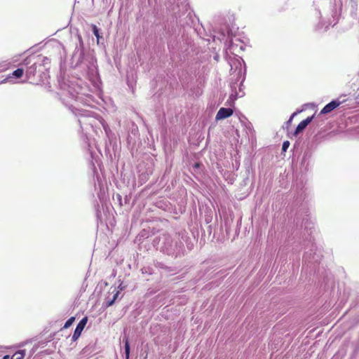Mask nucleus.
<instances>
[{
  "instance_id": "obj_1",
  "label": "nucleus",
  "mask_w": 359,
  "mask_h": 359,
  "mask_svg": "<svg viewBox=\"0 0 359 359\" xmlns=\"http://www.w3.org/2000/svg\"><path fill=\"white\" fill-rule=\"evenodd\" d=\"M37 65L36 63H34L30 67H29L26 71V78L29 83L33 85H37L41 81V79H36L35 75L36 73Z\"/></svg>"
},
{
  "instance_id": "obj_2",
  "label": "nucleus",
  "mask_w": 359,
  "mask_h": 359,
  "mask_svg": "<svg viewBox=\"0 0 359 359\" xmlns=\"http://www.w3.org/2000/svg\"><path fill=\"white\" fill-rule=\"evenodd\" d=\"M88 322V317L83 318L81 321L78 323L74 332L72 336V341H76L81 336L82 331L83 330L86 323Z\"/></svg>"
},
{
  "instance_id": "obj_3",
  "label": "nucleus",
  "mask_w": 359,
  "mask_h": 359,
  "mask_svg": "<svg viewBox=\"0 0 359 359\" xmlns=\"http://www.w3.org/2000/svg\"><path fill=\"white\" fill-rule=\"evenodd\" d=\"M233 113V110L231 108L222 107L219 109L216 115L217 120L224 119L230 117Z\"/></svg>"
},
{
  "instance_id": "obj_4",
  "label": "nucleus",
  "mask_w": 359,
  "mask_h": 359,
  "mask_svg": "<svg viewBox=\"0 0 359 359\" xmlns=\"http://www.w3.org/2000/svg\"><path fill=\"white\" fill-rule=\"evenodd\" d=\"M340 103L341 102L338 100H333L330 102L322 109V110L320 111V114H326L331 112L337 107H339Z\"/></svg>"
},
{
  "instance_id": "obj_5",
  "label": "nucleus",
  "mask_w": 359,
  "mask_h": 359,
  "mask_svg": "<svg viewBox=\"0 0 359 359\" xmlns=\"http://www.w3.org/2000/svg\"><path fill=\"white\" fill-rule=\"evenodd\" d=\"M313 118V116H311L301 121L296 128L294 135H297L299 133L303 131L306 127L312 121Z\"/></svg>"
},
{
  "instance_id": "obj_6",
  "label": "nucleus",
  "mask_w": 359,
  "mask_h": 359,
  "mask_svg": "<svg viewBox=\"0 0 359 359\" xmlns=\"http://www.w3.org/2000/svg\"><path fill=\"white\" fill-rule=\"evenodd\" d=\"M25 355V351L20 350L15 352L11 357V359H23Z\"/></svg>"
},
{
  "instance_id": "obj_7",
  "label": "nucleus",
  "mask_w": 359,
  "mask_h": 359,
  "mask_svg": "<svg viewBox=\"0 0 359 359\" xmlns=\"http://www.w3.org/2000/svg\"><path fill=\"white\" fill-rule=\"evenodd\" d=\"M24 70L22 68H18L13 72L12 76L16 78H21L23 76Z\"/></svg>"
},
{
  "instance_id": "obj_8",
  "label": "nucleus",
  "mask_w": 359,
  "mask_h": 359,
  "mask_svg": "<svg viewBox=\"0 0 359 359\" xmlns=\"http://www.w3.org/2000/svg\"><path fill=\"white\" fill-rule=\"evenodd\" d=\"M125 353H126V358L128 359L130 355V345L128 342V339L126 337L125 339Z\"/></svg>"
},
{
  "instance_id": "obj_9",
  "label": "nucleus",
  "mask_w": 359,
  "mask_h": 359,
  "mask_svg": "<svg viewBox=\"0 0 359 359\" xmlns=\"http://www.w3.org/2000/svg\"><path fill=\"white\" fill-rule=\"evenodd\" d=\"M75 320V317H71L69 318L64 325L63 328L67 329L69 327Z\"/></svg>"
},
{
  "instance_id": "obj_10",
  "label": "nucleus",
  "mask_w": 359,
  "mask_h": 359,
  "mask_svg": "<svg viewBox=\"0 0 359 359\" xmlns=\"http://www.w3.org/2000/svg\"><path fill=\"white\" fill-rule=\"evenodd\" d=\"M93 30L94 34L95 35V36L97 39V41H99V39L101 37V36L100 35L99 29L95 25L93 26Z\"/></svg>"
},
{
  "instance_id": "obj_11",
  "label": "nucleus",
  "mask_w": 359,
  "mask_h": 359,
  "mask_svg": "<svg viewBox=\"0 0 359 359\" xmlns=\"http://www.w3.org/2000/svg\"><path fill=\"white\" fill-rule=\"evenodd\" d=\"M118 294H119V292H116V294L114 295L113 299L111 301H109V302H108L107 303V306H111L114 304V302H115L116 299L118 297Z\"/></svg>"
},
{
  "instance_id": "obj_12",
  "label": "nucleus",
  "mask_w": 359,
  "mask_h": 359,
  "mask_svg": "<svg viewBox=\"0 0 359 359\" xmlns=\"http://www.w3.org/2000/svg\"><path fill=\"white\" fill-rule=\"evenodd\" d=\"M289 146H290V142H289V141H287V140L285 141V142L283 143L282 150H283V151H287V149H288Z\"/></svg>"
},
{
  "instance_id": "obj_13",
  "label": "nucleus",
  "mask_w": 359,
  "mask_h": 359,
  "mask_svg": "<svg viewBox=\"0 0 359 359\" xmlns=\"http://www.w3.org/2000/svg\"><path fill=\"white\" fill-rule=\"evenodd\" d=\"M297 113H294L292 114V115L291 116L290 120L288 121V123H290L292 119L293 118V117L296 115Z\"/></svg>"
},
{
  "instance_id": "obj_14",
  "label": "nucleus",
  "mask_w": 359,
  "mask_h": 359,
  "mask_svg": "<svg viewBox=\"0 0 359 359\" xmlns=\"http://www.w3.org/2000/svg\"><path fill=\"white\" fill-rule=\"evenodd\" d=\"M10 356L8 355H6L3 357V359H9Z\"/></svg>"
},
{
  "instance_id": "obj_15",
  "label": "nucleus",
  "mask_w": 359,
  "mask_h": 359,
  "mask_svg": "<svg viewBox=\"0 0 359 359\" xmlns=\"http://www.w3.org/2000/svg\"><path fill=\"white\" fill-rule=\"evenodd\" d=\"M198 165H199L198 163H196L195 166L198 167Z\"/></svg>"
}]
</instances>
